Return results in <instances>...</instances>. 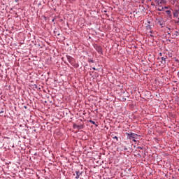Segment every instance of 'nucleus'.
I'll return each mask as SVG.
<instances>
[{"instance_id":"obj_1","label":"nucleus","mask_w":179,"mask_h":179,"mask_svg":"<svg viewBox=\"0 0 179 179\" xmlns=\"http://www.w3.org/2000/svg\"><path fill=\"white\" fill-rule=\"evenodd\" d=\"M66 59L70 64H73V58L71 56H66Z\"/></svg>"},{"instance_id":"obj_2","label":"nucleus","mask_w":179,"mask_h":179,"mask_svg":"<svg viewBox=\"0 0 179 179\" xmlns=\"http://www.w3.org/2000/svg\"><path fill=\"white\" fill-rule=\"evenodd\" d=\"M73 128H76L77 129H83V125L74 124Z\"/></svg>"},{"instance_id":"obj_3","label":"nucleus","mask_w":179,"mask_h":179,"mask_svg":"<svg viewBox=\"0 0 179 179\" xmlns=\"http://www.w3.org/2000/svg\"><path fill=\"white\" fill-rule=\"evenodd\" d=\"M129 138L131 139V138H136V134L134 133L128 134Z\"/></svg>"},{"instance_id":"obj_4","label":"nucleus","mask_w":179,"mask_h":179,"mask_svg":"<svg viewBox=\"0 0 179 179\" xmlns=\"http://www.w3.org/2000/svg\"><path fill=\"white\" fill-rule=\"evenodd\" d=\"M178 15H179V10H175L173 13V16H175V17H178Z\"/></svg>"},{"instance_id":"obj_5","label":"nucleus","mask_w":179,"mask_h":179,"mask_svg":"<svg viewBox=\"0 0 179 179\" xmlns=\"http://www.w3.org/2000/svg\"><path fill=\"white\" fill-rule=\"evenodd\" d=\"M157 10H159V12H163V10H164V8H163L162 6H159Z\"/></svg>"},{"instance_id":"obj_6","label":"nucleus","mask_w":179,"mask_h":179,"mask_svg":"<svg viewBox=\"0 0 179 179\" xmlns=\"http://www.w3.org/2000/svg\"><path fill=\"white\" fill-rule=\"evenodd\" d=\"M76 178L78 179L79 177H80V174H82V173H80L79 171H76Z\"/></svg>"},{"instance_id":"obj_7","label":"nucleus","mask_w":179,"mask_h":179,"mask_svg":"<svg viewBox=\"0 0 179 179\" xmlns=\"http://www.w3.org/2000/svg\"><path fill=\"white\" fill-rule=\"evenodd\" d=\"M159 1L162 5H166V3H167V0H159Z\"/></svg>"},{"instance_id":"obj_8","label":"nucleus","mask_w":179,"mask_h":179,"mask_svg":"<svg viewBox=\"0 0 179 179\" xmlns=\"http://www.w3.org/2000/svg\"><path fill=\"white\" fill-rule=\"evenodd\" d=\"M155 2L158 6H160V5H162V3H160V0H155Z\"/></svg>"},{"instance_id":"obj_9","label":"nucleus","mask_w":179,"mask_h":179,"mask_svg":"<svg viewBox=\"0 0 179 179\" xmlns=\"http://www.w3.org/2000/svg\"><path fill=\"white\" fill-rule=\"evenodd\" d=\"M90 122H91V124H93V125H96V127H97V124H96V122L93 120H90Z\"/></svg>"},{"instance_id":"obj_10","label":"nucleus","mask_w":179,"mask_h":179,"mask_svg":"<svg viewBox=\"0 0 179 179\" xmlns=\"http://www.w3.org/2000/svg\"><path fill=\"white\" fill-rule=\"evenodd\" d=\"M167 15H171V11L170 10H166Z\"/></svg>"},{"instance_id":"obj_11","label":"nucleus","mask_w":179,"mask_h":179,"mask_svg":"<svg viewBox=\"0 0 179 179\" xmlns=\"http://www.w3.org/2000/svg\"><path fill=\"white\" fill-rule=\"evenodd\" d=\"M167 57H162V61H164V64H166V59Z\"/></svg>"},{"instance_id":"obj_12","label":"nucleus","mask_w":179,"mask_h":179,"mask_svg":"<svg viewBox=\"0 0 179 179\" xmlns=\"http://www.w3.org/2000/svg\"><path fill=\"white\" fill-rule=\"evenodd\" d=\"M175 36H179L178 31H176L175 32Z\"/></svg>"},{"instance_id":"obj_13","label":"nucleus","mask_w":179,"mask_h":179,"mask_svg":"<svg viewBox=\"0 0 179 179\" xmlns=\"http://www.w3.org/2000/svg\"><path fill=\"white\" fill-rule=\"evenodd\" d=\"M113 139H116V141H118V137H117V136L113 137Z\"/></svg>"},{"instance_id":"obj_14","label":"nucleus","mask_w":179,"mask_h":179,"mask_svg":"<svg viewBox=\"0 0 179 179\" xmlns=\"http://www.w3.org/2000/svg\"><path fill=\"white\" fill-rule=\"evenodd\" d=\"M137 149H141L142 150V149H143V148L142 147H138Z\"/></svg>"},{"instance_id":"obj_15","label":"nucleus","mask_w":179,"mask_h":179,"mask_svg":"<svg viewBox=\"0 0 179 179\" xmlns=\"http://www.w3.org/2000/svg\"><path fill=\"white\" fill-rule=\"evenodd\" d=\"M160 26H162V27H164V26H163V24H159Z\"/></svg>"},{"instance_id":"obj_16","label":"nucleus","mask_w":179,"mask_h":179,"mask_svg":"<svg viewBox=\"0 0 179 179\" xmlns=\"http://www.w3.org/2000/svg\"><path fill=\"white\" fill-rule=\"evenodd\" d=\"M92 69H93L94 71H96V68H94V67H93Z\"/></svg>"},{"instance_id":"obj_17","label":"nucleus","mask_w":179,"mask_h":179,"mask_svg":"<svg viewBox=\"0 0 179 179\" xmlns=\"http://www.w3.org/2000/svg\"><path fill=\"white\" fill-rule=\"evenodd\" d=\"M167 29H168V30H171V28L167 27Z\"/></svg>"},{"instance_id":"obj_18","label":"nucleus","mask_w":179,"mask_h":179,"mask_svg":"<svg viewBox=\"0 0 179 179\" xmlns=\"http://www.w3.org/2000/svg\"><path fill=\"white\" fill-rule=\"evenodd\" d=\"M170 35H171L170 32H168V36H170Z\"/></svg>"},{"instance_id":"obj_19","label":"nucleus","mask_w":179,"mask_h":179,"mask_svg":"<svg viewBox=\"0 0 179 179\" xmlns=\"http://www.w3.org/2000/svg\"><path fill=\"white\" fill-rule=\"evenodd\" d=\"M2 113H3V111H1V112H0V114H2Z\"/></svg>"},{"instance_id":"obj_20","label":"nucleus","mask_w":179,"mask_h":179,"mask_svg":"<svg viewBox=\"0 0 179 179\" xmlns=\"http://www.w3.org/2000/svg\"><path fill=\"white\" fill-rule=\"evenodd\" d=\"M150 37H154V36L153 35H150Z\"/></svg>"},{"instance_id":"obj_21","label":"nucleus","mask_w":179,"mask_h":179,"mask_svg":"<svg viewBox=\"0 0 179 179\" xmlns=\"http://www.w3.org/2000/svg\"><path fill=\"white\" fill-rule=\"evenodd\" d=\"M24 108H27V107L24 106Z\"/></svg>"},{"instance_id":"obj_22","label":"nucleus","mask_w":179,"mask_h":179,"mask_svg":"<svg viewBox=\"0 0 179 179\" xmlns=\"http://www.w3.org/2000/svg\"><path fill=\"white\" fill-rule=\"evenodd\" d=\"M165 9H169V8L168 7H165Z\"/></svg>"},{"instance_id":"obj_23","label":"nucleus","mask_w":179,"mask_h":179,"mask_svg":"<svg viewBox=\"0 0 179 179\" xmlns=\"http://www.w3.org/2000/svg\"><path fill=\"white\" fill-rule=\"evenodd\" d=\"M23 138H24V139H26V137L24 136Z\"/></svg>"},{"instance_id":"obj_24","label":"nucleus","mask_w":179,"mask_h":179,"mask_svg":"<svg viewBox=\"0 0 179 179\" xmlns=\"http://www.w3.org/2000/svg\"><path fill=\"white\" fill-rule=\"evenodd\" d=\"M24 2H26L27 0H24Z\"/></svg>"},{"instance_id":"obj_25","label":"nucleus","mask_w":179,"mask_h":179,"mask_svg":"<svg viewBox=\"0 0 179 179\" xmlns=\"http://www.w3.org/2000/svg\"><path fill=\"white\" fill-rule=\"evenodd\" d=\"M178 22H179V18H178Z\"/></svg>"},{"instance_id":"obj_26","label":"nucleus","mask_w":179,"mask_h":179,"mask_svg":"<svg viewBox=\"0 0 179 179\" xmlns=\"http://www.w3.org/2000/svg\"><path fill=\"white\" fill-rule=\"evenodd\" d=\"M159 55H162V53H159Z\"/></svg>"},{"instance_id":"obj_27","label":"nucleus","mask_w":179,"mask_h":179,"mask_svg":"<svg viewBox=\"0 0 179 179\" xmlns=\"http://www.w3.org/2000/svg\"><path fill=\"white\" fill-rule=\"evenodd\" d=\"M91 62H93V60H91Z\"/></svg>"},{"instance_id":"obj_28","label":"nucleus","mask_w":179,"mask_h":179,"mask_svg":"<svg viewBox=\"0 0 179 179\" xmlns=\"http://www.w3.org/2000/svg\"><path fill=\"white\" fill-rule=\"evenodd\" d=\"M138 156H141V155H140V154H138Z\"/></svg>"},{"instance_id":"obj_29","label":"nucleus","mask_w":179,"mask_h":179,"mask_svg":"<svg viewBox=\"0 0 179 179\" xmlns=\"http://www.w3.org/2000/svg\"><path fill=\"white\" fill-rule=\"evenodd\" d=\"M142 1H145V0H142Z\"/></svg>"},{"instance_id":"obj_30","label":"nucleus","mask_w":179,"mask_h":179,"mask_svg":"<svg viewBox=\"0 0 179 179\" xmlns=\"http://www.w3.org/2000/svg\"><path fill=\"white\" fill-rule=\"evenodd\" d=\"M149 1H152V0H149Z\"/></svg>"}]
</instances>
